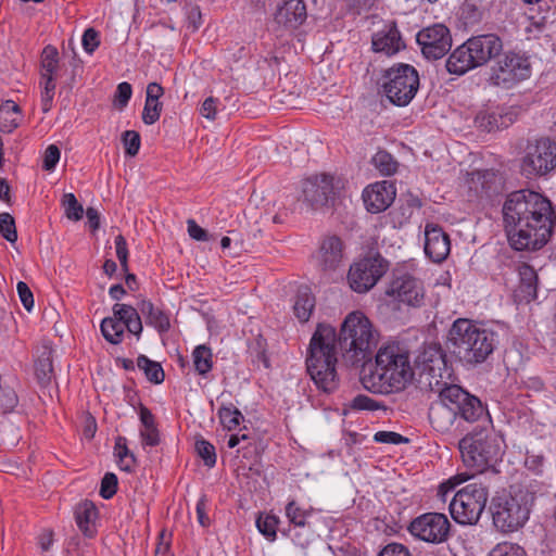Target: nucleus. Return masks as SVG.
<instances>
[{
	"instance_id": "obj_1",
	"label": "nucleus",
	"mask_w": 556,
	"mask_h": 556,
	"mask_svg": "<svg viewBox=\"0 0 556 556\" xmlns=\"http://www.w3.org/2000/svg\"><path fill=\"white\" fill-rule=\"evenodd\" d=\"M377 336L369 318L359 311L345 316L339 332L331 325L319 323L306 356L307 372L317 388L327 393L337 389L338 352L350 368L358 369L370 362Z\"/></svg>"
},
{
	"instance_id": "obj_2",
	"label": "nucleus",
	"mask_w": 556,
	"mask_h": 556,
	"mask_svg": "<svg viewBox=\"0 0 556 556\" xmlns=\"http://www.w3.org/2000/svg\"><path fill=\"white\" fill-rule=\"evenodd\" d=\"M502 213L508 241L517 251L541 249L556 226V213L551 200L529 189L510 192Z\"/></svg>"
},
{
	"instance_id": "obj_3",
	"label": "nucleus",
	"mask_w": 556,
	"mask_h": 556,
	"mask_svg": "<svg viewBox=\"0 0 556 556\" xmlns=\"http://www.w3.org/2000/svg\"><path fill=\"white\" fill-rule=\"evenodd\" d=\"M361 381L372 393L399 392L414 378L408 351L399 343L381 346L375 357V365H364Z\"/></svg>"
},
{
	"instance_id": "obj_4",
	"label": "nucleus",
	"mask_w": 556,
	"mask_h": 556,
	"mask_svg": "<svg viewBox=\"0 0 556 556\" xmlns=\"http://www.w3.org/2000/svg\"><path fill=\"white\" fill-rule=\"evenodd\" d=\"M447 342L451 352L459 362L466 366H477L494 352L497 333L472 320L458 318L452 324Z\"/></svg>"
},
{
	"instance_id": "obj_5",
	"label": "nucleus",
	"mask_w": 556,
	"mask_h": 556,
	"mask_svg": "<svg viewBox=\"0 0 556 556\" xmlns=\"http://www.w3.org/2000/svg\"><path fill=\"white\" fill-rule=\"evenodd\" d=\"M535 495L526 488L511 485L492 498L490 510L494 527L502 533L523 528L530 518Z\"/></svg>"
},
{
	"instance_id": "obj_6",
	"label": "nucleus",
	"mask_w": 556,
	"mask_h": 556,
	"mask_svg": "<svg viewBox=\"0 0 556 556\" xmlns=\"http://www.w3.org/2000/svg\"><path fill=\"white\" fill-rule=\"evenodd\" d=\"M503 439L488 428L475 429L458 443L462 460L467 468L483 472L502 458Z\"/></svg>"
},
{
	"instance_id": "obj_7",
	"label": "nucleus",
	"mask_w": 556,
	"mask_h": 556,
	"mask_svg": "<svg viewBox=\"0 0 556 556\" xmlns=\"http://www.w3.org/2000/svg\"><path fill=\"white\" fill-rule=\"evenodd\" d=\"M502 49L503 42L495 34L473 36L450 54L445 67L450 74L460 76L498 56Z\"/></svg>"
},
{
	"instance_id": "obj_8",
	"label": "nucleus",
	"mask_w": 556,
	"mask_h": 556,
	"mask_svg": "<svg viewBox=\"0 0 556 556\" xmlns=\"http://www.w3.org/2000/svg\"><path fill=\"white\" fill-rule=\"evenodd\" d=\"M379 85L392 104L406 106L418 91L419 75L414 66L399 63L383 71Z\"/></svg>"
},
{
	"instance_id": "obj_9",
	"label": "nucleus",
	"mask_w": 556,
	"mask_h": 556,
	"mask_svg": "<svg viewBox=\"0 0 556 556\" xmlns=\"http://www.w3.org/2000/svg\"><path fill=\"white\" fill-rule=\"evenodd\" d=\"M489 490L482 483H470L456 492L450 503L452 518L459 525H476L483 513Z\"/></svg>"
},
{
	"instance_id": "obj_10",
	"label": "nucleus",
	"mask_w": 556,
	"mask_h": 556,
	"mask_svg": "<svg viewBox=\"0 0 556 556\" xmlns=\"http://www.w3.org/2000/svg\"><path fill=\"white\" fill-rule=\"evenodd\" d=\"M556 169V142L548 137L529 140L520 162L526 178L546 177Z\"/></svg>"
},
{
	"instance_id": "obj_11",
	"label": "nucleus",
	"mask_w": 556,
	"mask_h": 556,
	"mask_svg": "<svg viewBox=\"0 0 556 556\" xmlns=\"http://www.w3.org/2000/svg\"><path fill=\"white\" fill-rule=\"evenodd\" d=\"M433 393L454 410L455 417L459 422L466 421L471 424L488 416V412L479 397L470 394L452 381L433 391Z\"/></svg>"
},
{
	"instance_id": "obj_12",
	"label": "nucleus",
	"mask_w": 556,
	"mask_h": 556,
	"mask_svg": "<svg viewBox=\"0 0 556 556\" xmlns=\"http://www.w3.org/2000/svg\"><path fill=\"white\" fill-rule=\"evenodd\" d=\"M531 64L529 59L520 53L508 51L497 56L492 65L489 84L503 89H510L518 83L529 78Z\"/></svg>"
},
{
	"instance_id": "obj_13",
	"label": "nucleus",
	"mask_w": 556,
	"mask_h": 556,
	"mask_svg": "<svg viewBox=\"0 0 556 556\" xmlns=\"http://www.w3.org/2000/svg\"><path fill=\"white\" fill-rule=\"evenodd\" d=\"M417 363L431 392L452 381L453 368L440 344L426 345L418 355Z\"/></svg>"
},
{
	"instance_id": "obj_14",
	"label": "nucleus",
	"mask_w": 556,
	"mask_h": 556,
	"mask_svg": "<svg viewBox=\"0 0 556 556\" xmlns=\"http://www.w3.org/2000/svg\"><path fill=\"white\" fill-rule=\"evenodd\" d=\"M407 530L420 541L441 544L446 542L451 535V522L444 514L425 513L414 518Z\"/></svg>"
},
{
	"instance_id": "obj_15",
	"label": "nucleus",
	"mask_w": 556,
	"mask_h": 556,
	"mask_svg": "<svg viewBox=\"0 0 556 556\" xmlns=\"http://www.w3.org/2000/svg\"><path fill=\"white\" fill-rule=\"evenodd\" d=\"M388 262L379 254L354 263L349 270L350 287L363 293L371 289L388 270Z\"/></svg>"
},
{
	"instance_id": "obj_16",
	"label": "nucleus",
	"mask_w": 556,
	"mask_h": 556,
	"mask_svg": "<svg viewBox=\"0 0 556 556\" xmlns=\"http://www.w3.org/2000/svg\"><path fill=\"white\" fill-rule=\"evenodd\" d=\"M336 189L332 175L326 173L313 175L303 180V201L313 210L329 206L334 200Z\"/></svg>"
},
{
	"instance_id": "obj_17",
	"label": "nucleus",
	"mask_w": 556,
	"mask_h": 556,
	"mask_svg": "<svg viewBox=\"0 0 556 556\" xmlns=\"http://www.w3.org/2000/svg\"><path fill=\"white\" fill-rule=\"evenodd\" d=\"M416 40L424 56L428 60L441 59L452 47L451 33L443 24H434L419 30Z\"/></svg>"
},
{
	"instance_id": "obj_18",
	"label": "nucleus",
	"mask_w": 556,
	"mask_h": 556,
	"mask_svg": "<svg viewBox=\"0 0 556 556\" xmlns=\"http://www.w3.org/2000/svg\"><path fill=\"white\" fill-rule=\"evenodd\" d=\"M307 18V9L304 0H283L274 12V24L277 29L293 33L302 26Z\"/></svg>"
},
{
	"instance_id": "obj_19",
	"label": "nucleus",
	"mask_w": 556,
	"mask_h": 556,
	"mask_svg": "<svg viewBox=\"0 0 556 556\" xmlns=\"http://www.w3.org/2000/svg\"><path fill=\"white\" fill-rule=\"evenodd\" d=\"M387 294L408 306H419L425 296L421 281L408 274L395 276Z\"/></svg>"
},
{
	"instance_id": "obj_20",
	"label": "nucleus",
	"mask_w": 556,
	"mask_h": 556,
	"mask_svg": "<svg viewBox=\"0 0 556 556\" xmlns=\"http://www.w3.org/2000/svg\"><path fill=\"white\" fill-rule=\"evenodd\" d=\"M518 117V110L515 108H493L480 111L476 118V126L484 131H497L513 125Z\"/></svg>"
},
{
	"instance_id": "obj_21",
	"label": "nucleus",
	"mask_w": 556,
	"mask_h": 556,
	"mask_svg": "<svg viewBox=\"0 0 556 556\" xmlns=\"http://www.w3.org/2000/svg\"><path fill=\"white\" fill-rule=\"evenodd\" d=\"M395 187L389 181H379L365 188L363 201L368 212L377 214L386 211L394 201Z\"/></svg>"
},
{
	"instance_id": "obj_22",
	"label": "nucleus",
	"mask_w": 556,
	"mask_h": 556,
	"mask_svg": "<svg viewBox=\"0 0 556 556\" xmlns=\"http://www.w3.org/2000/svg\"><path fill=\"white\" fill-rule=\"evenodd\" d=\"M451 252L450 236L434 224H427L425 229V253L434 263H441Z\"/></svg>"
},
{
	"instance_id": "obj_23",
	"label": "nucleus",
	"mask_w": 556,
	"mask_h": 556,
	"mask_svg": "<svg viewBox=\"0 0 556 556\" xmlns=\"http://www.w3.org/2000/svg\"><path fill=\"white\" fill-rule=\"evenodd\" d=\"M343 260V242L337 236L323 240L319 248L318 266L323 271L336 270Z\"/></svg>"
},
{
	"instance_id": "obj_24",
	"label": "nucleus",
	"mask_w": 556,
	"mask_h": 556,
	"mask_svg": "<svg viewBox=\"0 0 556 556\" xmlns=\"http://www.w3.org/2000/svg\"><path fill=\"white\" fill-rule=\"evenodd\" d=\"M428 418L432 428L441 433H447L456 424L459 425L454 410H452L450 406L439 397L437 401L431 403Z\"/></svg>"
},
{
	"instance_id": "obj_25",
	"label": "nucleus",
	"mask_w": 556,
	"mask_h": 556,
	"mask_svg": "<svg viewBox=\"0 0 556 556\" xmlns=\"http://www.w3.org/2000/svg\"><path fill=\"white\" fill-rule=\"evenodd\" d=\"M401 34L395 25L386 26L372 37V48L376 52L393 55L404 48Z\"/></svg>"
},
{
	"instance_id": "obj_26",
	"label": "nucleus",
	"mask_w": 556,
	"mask_h": 556,
	"mask_svg": "<svg viewBox=\"0 0 556 556\" xmlns=\"http://www.w3.org/2000/svg\"><path fill=\"white\" fill-rule=\"evenodd\" d=\"M519 286L517 289L518 302L530 303L536 299L538 295V275L535 270L527 265L522 264L519 267Z\"/></svg>"
},
{
	"instance_id": "obj_27",
	"label": "nucleus",
	"mask_w": 556,
	"mask_h": 556,
	"mask_svg": "<svg viewBox=\"0 0 556 556\" xmlns=\"http://www.w3.org/2000/svg\"><path fill=\"white\" fill-rule=\"evenodd\" d=\"M97 517L98 509L90 501H85L75 508L76 525L86 538H93L96 534Z\"/></svg>"
},
{
	"instance_id": "obj_28",
	"label": "nucleus",
	"mask_w": 556,
	"mask_h": 556,
	"mask_svg": "<svg viewBox=\"0 0 556 556\" xmlns=\"http://www.w3.org/2000/svg\"><path fill=\"white\" fill-rule=\"evenodd\" d=\"M139 311L146 317L147 324L154 327L160 333L169 330L168 315L161 308L155 307L151 301L142 300L139 304Z\"/></svg>"
},
{
	"instance_id": "obj_29",
	"label": "nucleus",
	"mask_w": 556,
	"mask_h": 556,
	"mask_svg": "<svg viewBox=\"0 0 556 556\" xmlns=\"http://www.w3.org/2000/svg\"><path fill=\"white\" fill-rule=\"evenodd\" d=\"M315 307V298L308 288H300L293 306L294 314L301 323H306Z\"/></svg>"
},
{
	"instance_id": "obj_30",
	"label": "nucleus",
	"mask_w": 556,
	"mask_h": 556,
	"mask_svg": "<svg viewBox=\"0 0 556 556\" xmlns=\"http://www.w3.org/2000/svg\"><path fill=\"white\" fill-rule=\"evenodd\" d=\"M35 375L39 384L46 387L53 377L52 351L46 349L35 363Z\"/></svg>"
},
{
	"instance_id": "obj_31",
	"label": "nucleus",
	"mask_w": 556,
	"mask_h": 556,
	"mask_svg": "<svg viewBox=\"0 0 556 556\" xmlns=\"http://www.w3.org/2000/svg\"><path fill=\"white\" fill-rule=\"evenodd\" d=\"M20 108L14 101H5L0 105V128L11 132L18 125Z\"/></svg>"
},
{
	"instance_id": "obj_32",
	"label": "nucleus",
	"mask_w": 556,
	"mask_h": 556,
	"mask_svg": "<svg viewBox=\"0 0 556 556\" xmlns=\"http://www.w3.org/2000/svg\"><path fill=\"white\" fill-rule=\"evenodd\" d=\"M136 364L151 383L160 384L164 381L165 374L160 363L150 359L146 355H139Z\"/></svg>"
},
{
	"instance_id": "obj_33",
	"label": "nucleus",
	"mask_w": 556,
	"mask_h": 556,
	"mask_svg": "<svg viewBox=\"0 0 556 556\" xmlns=\"http://www.w3.org/2000/svg\"><path fill=\"white\" fill-rule=\"evenodd\" d=\"M104 339L112 344H119L124 338V326L118 317H105L100 325Z\"/></svg>"
},
{
	"instance_id": "obj_34",
	"label": "nucleus",
	"mask_w": 556,
	"mask_h": 556,
	"mask_svg": "<svg viewBox=\"0 0 556 556\" xmlns=\"http://www.w3.org/2000/svg\"><path fill=\"white\" fill-rule=\"evenodd\" d=\"M41 71L40 76H55L59 77V52L58 49L51 45L43 48L41 53Z\"/></svg>"
},
{
	"instance_id": "obj_35",
	"label": "nucleus",
	"mask_w": 556,
	"mask_h": 556,
	"mask_svg": "<svg viewBox=\"0 0 556 556\" xmlns=\"http://www.w3.org/2000/svg\"><path fill=\"white\" fill-rule=\"evenodd\" d=\"M193 357V366L195 371L201 375L205 376L207 372L211 371L213 366L212 361V351L206 345H198L192 353Z\"/></svg>"
},
{
	"instance_id": "obj_36",
	"label": "nucleus",
	"mask_w": 556,
	"mask_h": 556,
	"mask_svg": "<svg viewBox=\"0 0 556 556\" xmlns=\"http://www.w3.org/2000/svg\"><path fill=\"white\" fill-rule=\"evenodd\" d=\"M218 417L224 428L229 431L239 427L244 419L242 413L231 403L219 407Z\"/></svg>"
},
{
	"instance_id": "obj_37",
	"label": "nucleus",
	"mask_w": 556,
	"mask_h": 556,
	"mask_svg": "<svg viewBox=\"0 0 556 556\" xmlns=\"http://www.w3.org/2000/svg\"><path fill=\"white\" fill-rule=\"evenodd\" d=\"M374 166L384 176L393 175L397 169V162L387 151H378L371 160Z\"/></svg>"
},
{
	"instance_id": "obj_38",
	"label": "nucleus",
	"mask_w": 556,
	"mask_h": 556,
	"mask_svg": "<svg viewBox=\"0 0 556 556\" xmlns=\"http://www.w3.org/2000/svg\"><path fill=\"white\" fill-rule=\"evenodd\" d=\"M115 455L118 458V465L122 470L131 471L135 465V456L126 445V439L118 437L115 442Z\"/></svg>"
},
{
	"instance_id": "obj_39",
	"label": "nucleus",
	"mask_w": 556,
	"mask_h": 556,
	"mask_svg": "<svg viewBox=\"0 0 556 556\" xmlns=\"http://www.w3.org/2000/svg\"><path fill=\"white\" fill-rule=\"evenodd\" d=\"M278 525L279 518L275 515L261 514L256 519V527L258 531L269 541L276 540Z\"/></svg>"
},
{
	"instance_id": "obj_40",
	"label": "nucleus",
	"mask_w": 556,
	"mask_h": 556,
	"mask_svg": "<svg viewBox=\"0 0 556 556\" xmlns=\"http://www.w3.org/2000/svg\"><path fill=\"white\" fill-rule=\"evenodd\" d=\"M55 76H40L41 92V108L45 113L49 112L52 108V101L55 92Z\"/></svg>"
},
{
	"instance_id": "obj_41",
	"label": "nucleus",
	"mask_w": 556,
	"mask_h": 556,
	"mask_svg": "<svg viewBox=\"0 0 556 556\" xmlns=\"http://www.w3.org/2000/svg\"><path fill=\"white\" fill-rule=\"evenodd\" d=\"M311 509L301 508L295 501H290L286 506V516L290 523L296 527H304L306 518L311 515Z\"/></svg>"
},
{
	"instance_id": "obj_42",
	"label": "nucleus",
	"mask_w": 556,
	"mask_h": 556,
	"mask_svg": "<svg viewBox=\"0 0 556 556\" xmlns=\"http://www.w3.org/2000/svg\"><path fill=\"white\" fill-rule=\"evenodd\" d=\"M63 206L65 215L68 219L79 220L83 217V205L77 201L73 193H65L63 197Z\"/></svg>"
},
{
	"instance_id": "obj_43",
	"label": "nucleus",
	"mask_w": 556,
	"mask_h": 556,
	"mask_svg": "<svg viewBox=\"0 0 556 556\" xmlns=\"http://www.w3.org/2000/svg\"><path fill=\"white\" fill-rule=\"evenodd\" d=\"M195 450L207 467L215 466L216 453L213 444L201 438L195 441Z\"/></svg>"
},
{
	"instance_id": "obj_44",
	"label": "nucleus",
	"mask_w": 556,
	"mask_h": 556,
	"mask_svg": "<svg viewBox=\"0 0 556 556\" xmlns=\"http://www.w3.org/2000/svg\"><path fill=\"white\" fill-rule=\"evenodd\" d=\"M0 233L1 236L11 243L16 242L17 231L15 227L14 218L9 213L0 214Z\"/></svg>"
},
{
	"instance_id": "obj_45",
	"label": "nucleus",
	"mask_w": 556,
	"mask_h": 556,
	"mask_svg": "<svg viewBox=\"0 0 556 556\" xmlns=\"http://www.w3.org/2000/svg\"><path fill=\"white\" fill-rule=\"evenodd\" d=\"M162 111V103L160 101H150L146 99L142 121L147 125H152L159 121Z\"/></svg>"
},
{
	"instance_id": "obj_46",
	"label": "nucleus",
	"mask_w": 556,
	"mask_h": 556,
	"mask_svg": "<svg viewBox=\"0 0 556 556\" xmlns=\"http://www.w3.org/2000/svg\"><path fill=\"white\" fill-rule=\"evenodd\" d=\"M122 140L125 147V153L129 156L138 154L140 149V135L135 130H126L123 132Z\"/></svg>"
},
{
	"instance_id": "obj_47",
	"label": "nucleus",
	"mask_w": 556,
	"mask_h": 556,
	"mask_svg": "<svg viewBox=\"0 0 556 556\" xmlns=\"http://www.w3.org/2000/svg\"><path fill=\"white\" fill-rule=\"evenodd\" d=\"M113 315L118 317L123 326L128 325L132 320H136V317L140 316L135 307L118 303L113 306Z\"/></svg>"
},
{
	"instance_id": "obj_48",
	"label": "nucleus",
	"mask_w": 556,
	"mask_h": 556,
	"mask_svg": "<svg viewBox=\"0 0 556 556\" xmlns=\"http://www.w3.org/2000/svg\"><path fill=\"white\" fill-rule=\"evenodd\" d=\"M17 402L18 399L13 389L0 386V407L4 414L12 412Z\"/></svg>"
},
{
	"instance_id": "obj_49",
	"label": "nucleus",
	"mask_w": 556,
	"mask_h": 556,
	"mask_svg": "<svg viewBox=\"0 0 556 556\" xmlns=\"http://www.w3.org/2000/svg\"><path fill=\"white\" fill-rule=\"evenodd\" d=\"M117 477L113 472H106L101 480L100 495L109 500L116 494L117 491Z\"/></svg>"
},
{
	"instance_id": "obj_50",
	"label": "nucleus",
	"mask_w": 556,
	"mask_h": 556,
	"mask_svg": "<svg viewBox=\"0 0 556 556\" xmlns=\"http://www.w3.org/2000/svg\"><path fill=\"white\" fill-rule=\"evenodd\" d=\"M490 556H526L525 551L517 544L504 542L497 544L490 553Z\"/></svg>"
},
{
	"instance_id": "obj_51",
	"label": "nucleus",
	"mask_w": 556,
	"mask_h": 556,
	"mask_svg": "<svg viewBox=\"0 0 556 556\" xmlns=\"http://www.w3.org/2000/svg\"><path fill=\"white\" fill-rule=\"evenodd\" d=\"M350 408L354 410H376L379 404L371 397L358 394L350 403Z\"/></svg>"
},
{
	"instance_id": "obj_52",
	"label": "nucleus",
	"mask_w": 556,
	"mask_h": 556,
	"mask_svg": "<svg viewBox=\"0 0 556 556\" xmlns=\"http://www.w3.org/2000/svg\"><path fill=\"white\" fill-rule=\"evenodd\" d=\"M131 94H132V88L129 83L123 81V83L118 84L116 92H115V99H114L115 105L121 110L124 109L128 104V101L130 100Z\"/></svg>"
},
{
	"instance_id": "obj_53",
	"label": "nucleus",
	"mask_w": 556,
	"mask_h": 556,
	"mask_svg": "<svg viewBox=\"0 0 556 556\" xmlns=\"http://www.w3.org/2000/svg\"><path fill=\"white\" fill-rule=\"evenodd\" d=\"M61 151L55 144H50L43 154L42 168L45 170L51 172L55 168L58 162L60 161Z\"/></svg>"
},
{
	"instance_id": "obj_54",
	"label": "nucleus",
	"mask_w": 556,
	"mask_h": 556,
	"mask_svg": "<svg viewBox=\"0 0 556 556\" xmlns=\"http://www.w3.org/2000/svg\"><path fill=\"white\" fill-rule=\"evenodd\" d=\"M374 440L383 444H401L408 442V439L393 431H378L374 435Z\"/></svg>"
},
{
	"instance_id": "obj_55",
	"label": "nucleus",
	"mask_w": 556,
	"mask_h": 556,
	"mask_svg": "<svg viewBox=\"0 0 556 556\" xmlns=\"http://www.w3.org/2000/svg\"><path fill=\"white\" fill-rule=\"evenodd\" d=\"M115 249H116V256L121 263V267L123 271H128V249H127V242L126 239L118 235L115 238Z\"/></svg>"
},
{
	"instance_id": "obj_56",
	"label": "nucleus",
	"mask_w": 556,
	"mask_h": 556,
	"mask_svg": "<svg viewBox=\"0 0 556 556\" xmlns=\"http://www.w3.org/2000/svg\"><path fill=\"white\" fill-rule=\"evenodd\" d=\"M81 43L85 51L91 54L100 45L98 31L94 28H87L84 31Z\"/></svg>"
},
{
	"instance_id": "obj_57",
	"label": "nucleus",
	"mask_w": 556,
	"mask_h": 556,
	"mask_svg": "<svg viewBox=\"0 0 556 556\" xmlns=\"http://www.w3.org/2000/svg\"><path fill=\"white\" fill-rule=\"evenodd\" d=\"M16 289L23 306L25 307L26 311L30 312L34 307V296L29 287L27 286L26 282L18 281Z\"/></svg>"
},
{
	"instance_id": "obj_58",
	"label": "nucleus",
	"mask_w": 556,
	"mask_h": 556,
	"mask_svg": "<svg viewBox=\"0 0 556 556\" xmlns=\"http://www.w3.org/2000/svg\"><path fill=\"white\" fill-rule=\"evenodd\" d=\"M378 556H412L409 549L401 543H389Z\"/></svg>"
},
{
	"instance_id": "obj_59",
	"label": "nucleus",
	"mask_w": 556,
	"mask_h": 556,
	"mask_svg": "<svg viewBox=\"0 0 556 556\" xmlns=\"http://www.w3.org/2000/svg\"><path fill=\"white\" fill-rule=\"evenodd\" d=\"M188 27L193 31L198 30L202 24V14L198 5H188L187 8Z\"/></svg>"
},
{
	"instance_id": "obj_60",
	"label": "nucleus",
	"mask_w": 556,
	"mask_h": 556,
	"mask_svg": "<svg viewBox=\"0 0 556 556\" xmlns=\"http://www.w3.org/2000/svg\"><path fill=\"white\" fill-rule=\"evenodd\" d=\"M140 435L143 444L146 445L156 446L160 443V434L156 426L151 428H142L140 430Z\"/></svg>"
},
{
	"instance_id": "obj_61",
	"label": "nucleus",
	"mask_w": 556,
	"mask_h": 556,
	"mask_svg": "<svg viewBox=\"0 0 556 556\" xmlns=\"http://www.w3.org/2000/svg\"><path fill=\"white\" fill-rule=\"evenodd\" d=\"M188 233L189 236L197 241H207L208 233L205 229L200 227L193 219H188Z\"/></svg>"
},
{
	"instance_id": "obj_62",
	"label": "nucleus",
	"mask_w": 556,
	"mask_h": 556,
	"mask_svg": "<svg viewBox=\"0 0 556 556\" xmlns=\"http://www.w3.org/2000/svg\"><path fill=\"white\" fill-rule=\"evenodd\" d=\"M216 102L217 100L213 97L206 98L200 109V113L207 119H215L216 116Z\"/></svg>"
},
{
	"instance_id": "obj_63",
	"label": "nucleus",
	"mask_w": 556,
	"mask_h": 556,
	"mask_svg": "<svg viewBox=\"0 0 556 556\" xmlns=\"http://www.w3.org/2000/svg\"><path fill=\"white\" fill-rule=\"evenodd\" d=\"M468 478L469 477L465 475H456L440 485V492L445 494L450 491H453L458 484L468 480Z\"/></svg>"
},
{
	"instance_id": "obj_64",
	"label": "nucleus",
	"mask_w": 556,
	"mask_h": 556,
	"mask_svg": "<svg viewBox=\"0 0 556 556\" xmlns=\"http://www.w3.org/2000/svg\"><path fill=\"white\" fill-rule=\"evenodd\" d=\"M206 508V497L203 495L197 503V516L198 521L202 527H207L210 525V518L207 517L205 513Z\"/></svg>"
}]
</instances>
